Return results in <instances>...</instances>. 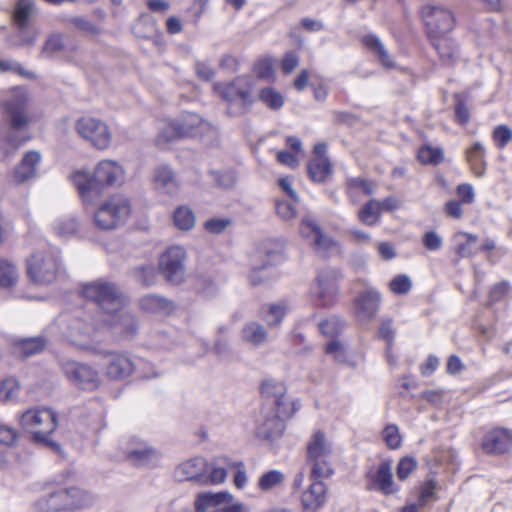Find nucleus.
Segmentation results:
<instances>
[{"mask_svg":"<svg viewBox=\"0 0 512 512\" xmlns=\"http://www.w3.org/2000/svg\"><path fill=\"white\" fill-rule=\"evenodd\" d=\"M4 126L0 128V151L5 156L13 155L29 140L25 132L35 123L36 115L31 110V97L25 87H13L0 99Z\"/></svg>","mask_w":512,"mask_h":512,"instance_id":"1","label":"nucleus"},{"mask_svg":"<svg viewBox=\"0 0 512 512\" xmlns=\"http://www.w3.org/2000/svg\"><path fill=\"white\" fill-rule=\"evenodd\" d=\"M82 295L97 305V317L103 322L111 327L119 326L126 335L136 332V320L132 314L123 311L126 298L114 283L102 279L87 283L82 288Z\"/></svg>","mask_w":512,"mask_h":512,"instance_id":"2","label":"nucleus"},{"mask_svg":"<svg viewBox=\"0 0 512 512\" xmlns=\"http://www.w3.org/2000/svg\"><path fill=\"white\" fill-rule=\"evenodd\" d=\"M71 179L83 202L94 203L107 187L120 186L125 181V170L117 161L105 159L100 161L93 174L79 170Z\"/></svg>","mask_w":512,"mask_h":512,"instance_id":"3","label":"nucleus"},{"mask_svg":"<svg viewBox=\"0 0 512 512\" xmlns=\"http://www.w3.org/2000/svg\"><path fill=\"white\" fill-rule=\"evenodd\" d=\"M216 133V128L209 121L196 113L186 112L178 119L168 123L160 131L156 143L159 146H165L169 142L182 137L214 138Z\"/></svg>","mask_w":512,"mask_h":512,"instance_id":"4","label":"nucleus"},{"mask_svg":"<svg viewBox=\"0 0 512 512\" xmlns=\"http://www.w3.org/2000/svg\"><path fill=\"white\" fill-rule=\"evenodd\" d=\"M95 497L79 487L60 489L43 495L34 504L40 512L73 511L93 505Z\"/></svg>","mask_w":512,"mask_h":512,"instance_id":"5","label":"nucleus"},{"mask_svg":"<svg viewBox=\"0 0 512 512\" xmlns=\"http://www.w3.org/2000/svg\"><path fill=\"white\" fill-rule=\"evenodd\" d=\"M333 447L326 434L316 430L307 443L306 465L311 479H325L333 474Z\"/></svg>","mask_w":512,"mask_h":512,"instance_id":"6","label":"nucleus"},{"mask_svg":"<svg viewBox=\"0 0 512 512\" xmlns=\"http://www.w3.org/2000/svg\"><path fill=\"white\" fill-rule=\"evenodd\" d=\"M131 211L130 200L124 195L115 194L97 208L93 222L101 230H113L128 220Z\"/></svg>","mask_w":512,"mask_h":512,"instance_id":"7","label":"nucleus"},{"mask_svg":"<svg viewBox=\"0 0 512 512\" xmlns=\"http://www.w3.org/2000/svg\"><path fill=\"white\" fill-rule=\"evenodd\" d=\"M20 425L33 434L35 441L58 449V444L49 440V436L57 427L56 414L49 408H33L20 416Z\"/></svg>","mask_w":512,"mask_h":512,"instance_id":"8","label":"nucleus"},{"mask_svg":"<svg viewBox=\"0 0 512 512\" xmlns=\"http://www.w3.org/2000/svg\"><path fill=\"white\" fill-rule=\"evenodd\" d=\"M60 270V261L53 250H37L27 260V273L37 284L47 285L53 283Z\"/></svg>","mask_w":512,"mask_h":512,"instance_id":"9","label":"nucleus"},{"mask_svg":"<svg viewBox=\"0 0 512 512\" xmlns=\"http://www.w3.org/2000/svg\"><path fill=\"white\" fill-rule=\"evenodd\" d=\"M339 272L335 269H323L311 287V298L317 307H331L337 302Z\"/></svg>","mask_w":512,"mask_h":512,"instance_id":"10","label":"nucleus"},{"mask_svg":"<svg viewBox=\"0 0 512 512\" xmlns=\"http://www.w3.org/2000/svg\"><path fill=\"white\" fill-rule=\"evenodd\" d=\"M300 233L321 257L330 256L338 251V243L322 230L312 215L302 218Z\"/></svg>","mask_w":512,"mask_h":512,"instance_id":"11","label":"nucleus"},{"mask_svg":"<svg viewBox=\"0 0 512 512\" xmlns=\"http://www.w3.org/2000/svg\"><path fill=\"white\" fill-rule=\"evenodd\" d=\"M253 80L247 76H240L229 83H215L214 91L227 103H240L241 106L250 105L253 102Z\"/></svg>","mask_w":512,"mask_h":512,"instance_id":"12","label":"nucleus"},{"mask_svg":"<svg viewBox=\"0 0 512 512\" xmlns=\"http://www.w3.org/2000/svg\"><path fill=\"white\" fill-rule=\"evenodd\" d=\"M120 449L126 459L135 466H146L159 459V451L147 441L131 435L120 440Z\"/></svg>","mask_w":512,"mask_h":512,"instance_id":"13","label":"nucleus"},{"mask_svg":"<svg viewBox=\"0 0 512 512\" xmlns=\"http://www.w3.org/2000/svg\"><path fill=\"white\" fill-rule=\"evenodd\" d=\"M186 250L180 245L168 247L159 257V270L171 284H180L185 277Z\"/></svg>","mask_w":512,"mask_h":512,"instance_id":"14","label":"nucleus"},{"mask_svg":"<svg viewBox=\"0 0 512 512\" xmlns=\"http://www.w3.org/2000/svg\"><path fill=\"white\" fill-rule=\"evenodd\" d=\"M75 130L81 138L97 149H106L111 143V132L103 121L94 117H82L75 123Z\"/></svg>","mask_w":512,"mask_h":512,"instance_id":"15","label":"nucleus"},{"mask_svg":"<svg viewBox=\"0 0 512 512\" xmlns=\"http://www.w3.org/2000/svg\"><path fill=\"white\" fill-rule=\"evenodd\" d=\"M291 415H282L272 407H264L256 420L255 435L262 440L273 441L283 434L285 419Z\"/></svg>","mask_w":512,"mask_h":512,"instance_id":"16","label":"nucleus"},{"mask_svg":"<svg viewBox=\"0 0 512 512\" xmlns=\"http://www.w3.org/2000/svg\"><path fill=\"white\" fill-rule=\"evenodd\" d=\"M423 18L429 39L447 35L455 25L452 12L440 6L424 7Z\"/></svg>","mask_w":512,"mask_h":512,"instance_id":"17","label":"nucleus"},{"mask_svg":"<svg viewBox=\"0 0 512 512\" xmlns=\"http://www.w3.org/2000/svg\"><path fill=\"white\" fill-rule=\"evenodd\" d=\"M261 392L268 401L265 407H272L282 415H292L295 411L293 402L286 395L287 389L284 383L274 379H266L262 383Z\"/></svg>","mask_w":512,"mask_h":512,"instance_id":"18","label":"nucleus"},{"mask_svg":"<svg viewBox=\"0 0 512 512\" xmlns=\"http://www.w3.org/2000/svg\"><path fill=\"white\" fill-rule=\"evenodd\" d=\"M109 326L98 317H89V322L84 319H73L68 325L67 337L76 346L85 348L92 339L95 331Z\"/></svg>","mask_w":512,"mask_h":512,"instance_id":"19","label":"nucleus"},{"mask_svg":"<svg viewBox=\"0 0 512 512\" xmlns=\"http://www.w3.org/2000/svg\"><path fill=\"white\" fill-rule=\"evenodd\" d=\"M66 377L75 385L92 390L99 384V374L91 366L76 361H66L62 365Z\"/></svg>","mask_w":512,"mask_h":512,"instance_id":"20","label":"nucleus"},{"mask_svg":"<svg viewBox=\"0 0 512 512\" xmlns=\"http://www.w3.org/2000/svg\"><path fill=\"white\" fill-rule=\"evenodd\" d=\"M274 252L269 244H262L251 257L252 268L249 281L253 286L261 285L269 279L268 267L271 265Z\"/></svg>","mask_w":512,"mask_h":512,"instance_id":"21","label":"nucleus"},{"mask_svg":"<svg viewBox=\"0 0 512 512\" xmlns=\"http://www.w3.org/2000/svg\"><path fill=\"white\" fill-rule=\"evenodd\" d=\"M380 302V293L375 288H366L354 299L355 316L361 322L370 321L377 314Z\"/></svg>","mask_w":512,"mask_h":512,"instance_id":"22","label":"nucleus"},{"mask_svg":"<svg viewBox=\"0 0 512 512\" xmlns=\"http://www.w3.org/2000/svg\"><path fill=\"white\" fill-rule=\"evenodd\" d=\"M481 447L487 454L501 455L512 448V430L497 427L485 433Z\"/></svg>","mask_w":512,"mask_h":512,"instance_id":"23","label":"nucleus"},{"mask_svg":"<svg viewBox=\"0 0 512 512\" xmlns=\"http://www.w3.org/2000/svg\"><path fill=\"white\" fill-rule=\"evenodd\" d=\"M208 463L202 457H192L178 464L174 470V478L179 481L203 482Z\"/></svg>","mask_w":512,"mask_h":512,"instance_id":"24","label":"nucleus"},{"mask_svg":"<svg viewBox=\"0 0 512 512\" xmlns=\"http://www.w3.org/2000/svg\"><path fill=\"white\" fill-rule=\"evenodd\" d=\"M41 159V154L38 151L30 150L26 152L12 173L13 182L23 184L35 178L38 174Z\"/></svg>","mask_w":512,"mask_h":512,"instance_id":"25","label":"nucleus"},{"mask_svg":"<svg viewBox=\"0 0 512 512\" xmlns=\"http://www.w3.org/2000/svg\"><path fill=\"white\" fill-rule=\"evenodd\" d=\"M327 487L322 479H313L307 490L302 493V512H318L326 503Z\"/></svg>","mask_w":512,"mask_h":512,"instance_id":"26","label":"nucleus"},{"mask_svg":"<svg viewBox=\"0 0 512 512\" xmlns=\"http://www.w3.org/2000/svg\"><path fill=\"white\" fill-rule=\"evenodd\" d=\"M135 369L136 365L126 355L117 353L107 355L105 373L110 379H125L130 376Z\"/></svg>","mask_w":512,"mask_h":512,"instance_id":"27","label":"nucleus"},{"mask_svg":"<svg viewBox=\"0 0 512 512\" xmlns=\"http://www.w3.org/2000/svg\"><path fill=\"white\" fill-rule=\"evenodd\" d=\"M233 496L228 492H202L194 501L196 512H219L221 506L232 502Z\"/></svg>","mask_w":512,"mask_h":512,"instance_id":"28","label":"nucleus"},{"mask_svg":"<svg viewBox=\"0 0 512 512\" xmlns=\"http://www.w3.org/2000/svg\"><path fill=\"white\" fill-rule=\"evenodd\" d=\"M139 307L142 311L161 316L172 314L176 308L173 301L156 294H147L139 299Z\"/></svg>","mask_w":512,"mask_h":512,"instance_id":"29","label":"nucleus"},{"mask_svg":"<svg viewBox=\"0 0 512 512\" xmlns=\"http://www.w3.org/2000/svg\"><path fill=\"white\" fill-rule=\"evenodd\" d=\"M430 41L444 64L452 65L458 60L459 49L451 37L445 35L432 38Z\"/></svg>","mask_w":512,"mask_h":512,"instance_id":"30","label":"nucleus"},{"mask_svg":"<svg viewBox=\"0 0 512 512\" xmlns=\"http://www.w3.org/2000/svg\"><path fill=\"white\" fill-rule=\"evenodd\" d=\"M362 43L365 47L373 53L380 64L387 69L397 68L396 62L393 57L388 53L387 49L375 34H367L362 38Z\"/></svg>","mask_w":512,"mask_h":512,"instance_id":"31","label":"nucleus"},{"mask_svg":"<svg viewBox=\"0 0 512 512\" xmlns=\"http://www.w3.org/2000/svg\"><path fill=\"white\" fill-rule=\"evenodd\" d=\"M269 338L266 328L256 321L246 323L241 329V339L252 347H260L267 343Z\"/></svg>","mask_w":512,"mask_h":512,"instance_id":"32","label":"nucleus"},{"mask_svg":"<svg viewBox=\"0 0 512 512\" xmlns=\"http://www.w3.org/2000/svg\"><path fill=\"white\" fill-rule=\"evenodd\" d=\"M155 187L169 195H173L178 191L179 184L174 172L166 165H160L154 172Z\"/></svg>","mask_w":512,"mask_h":512,"instance_id":"33","label":"nucleus"},{"mask_svg":"<svg viewBox=\"0 0 512 512\" xmlns=\"http://www.w3.org/2000/svg\"><path fill=\"white\" fill-rule=\"evenodd\" d=\"M232 461L226 457L216 458L208 464V470L202 483L213 485L221 484L225 481L228 471H231Z\"/></svg>","mask_w":512,"mask_h":512,"instance_id":"34","label":"nucleus"},{"mask_svg":"<svg viewBox=\"0 0 512 512\" xmlns=\"http://www.w3.org/2000/svg\"><path fill=\"white\" fill-rule=\"evenodd\" d=\"M373 480L377 489L383 494H394L399 490L393 481L392 468L389 462H382L379 465Z\"/></svg>","mask_w":512,"mask_h":512,"instance_id":"35","label":"nucleus"},{"mask_svg":"<svg viewBox=\"0 0 512 512\" xmlns=\"http://www.w3.org/2000/svg\"><path fill=\"white\" fill-rule=\"evenodd\" d=\"M46 344V340L41 337L20 338L14 341V353L19 356L29 357L41 352Z\"/></svg>","mask_w":512,"mask_h":512,"instance_id":"36","label":"nucleus"},{"mask_svg":"<svg viewBox=\"0 0 512 512\" xmlns=\"http://www.w3.org/2000/svg\"><path fill=\"white\" fill-rule=\"evenodd\" d=\"M287 311L288 306L285 302L272 303L261 307L260 317L269 327H274L281 323Z\"/></svg>","mask_w":512,"mask_h":512,"instance_id":"37","label":"nucleus"},{"mask_svg":"<svg viewBox=\"0 0 512 512\" xmlns=\"http://www.w3.org/2000/svg\"><path fill=\"white\" fill-rule=\"evenodd\" d=\"M467 160L474 174L482 177L486 170L485 148L480 142L474 143L466 151Z\"/></svg>","mask_w":512,"mask_h":512,"instance_id":"38","label":"nucleus"},{"mask_svg":"<svg viewBox=\"0 0 512 512\" xmlns=\"http://www.w3.org/2000/svg\"><path fill=\"white\" fill-rule=\"evenodd\" d=\"M477 237L460 232L454 236L455 252L462 258L470 257L476 252Z\"/></svg>","mask_w":512,"mask_h":512,"instance_id":"39","label":"nucleus"},{"mask_svg":"<svg viewBox=\"0 0 512 512\" xmlns=\"http://www.w3.org/2000/svg\"><path fill=\"white\" fill-rule=\"evenodd\" d=\"M34 12V3L31 0H19L13 13V21L16 28L30 26V18Z\"/></svg>","mask_w":512,"mask_h":512,"instance_id":"40","label":"nucleus"},{"mask_svg":"<svg viewBox=\"0 0 512 512\" xmlns=\"http://www.w3.org/2000/svg\"><path fill=\"white\" fill-rule=\"evenodd\" d=\"M173 223L179 230H191L196 223V216L194 211L185 205L177 207L173 213Z\"/></svg>","mask_w":512,"mask_h":512,"instance_id":"41","label":"nucleus"},{"mask_svg":"<svg viewBox=\"0 0 512 512\" xmlns=\"http://www.w3.org/2000/svg\"><path fill=\"white\" fill-rule=\"evenodd\" d=\"M374 192V185L363 178H350L347 181V193L353 203L359 201L360 194L371 195Z\"/></svg>","mask_w":512,"mask_h":512,"instance_id":"42","label":"nucleus"},{"mask_svg":"<svg viewBox=\"0 0 512 512\" xmlns=\"http://www.w3.org/2000/svg\"><path fill=\"white\" fill-rule=\"evenodd\" d=\"M308 172L315 182H323L331 173V164L325 157H315L308 163Z\"/></svg>","mask_w":512,"mask_h":512,"instance_id":"43","label":"nucleus"},{"mask_svg":"<svg viewBox=\"0 0 512 512\" xmlns=\"http://www.w3.org/2000/svg\"><path fill=\"white\" fill-rule=\"evenodd\" d=\"M19 279V270L11 261L0 258V287L14 286Z\"/></svg>","mask_w":512,"mask_h":512,"instance_id":"44","label":"nucleus"},{"mask_svg":"<svg viewBox=\"0 0 512 512\" xmlns=\"http://www.w3.org/2000/svg\"><path fill=\"white\" fill-rule=\"evenodd\" d=\"M54 233L61 238H68L76 234L78 222L72 216H64L56 219L52 224Z\"/></svg>","mask_w":512,"mask_h":512,"instance_id":"45","label":"nucleus"},{"mask_svg":"<svg viewBox=\"0 0 512 512\" xmlns=\"http://www.w3.org/2000/svg\"><path fill=\"white\" fill-rule=\"evenodd\" d=\"M380 214V201L372 199L359 210L358 218L363 224L373 226L378 222Z\"/></svg>","mask_w":512,"mask_h":512,"instance_id":"46","label":"nucleus"},{"mask_svg":"<svg viewBox=\"0 0 512 512\" xmlns=\"http://www.w3.org/2000/svg\"><path fill=\"white\" fill-rule=\"evenodd\" d=\"M285 480V475L280 470H270L263 473L258 480L261 491H269L280 486Z\"/></svg>","mask_w":512,"mask_h":512,"instance_id":"47","label":"nucleus"},{"mask_svg":"<svg viewBox=\"0 0 512 512\" xmlns=\"http://www.w3.org/2000/svg\"><path fill=\"white\" fill-rule=\"evenodd\" d=\"M259 97L266 106L274 110L280 109L284 104L281 93L271 87L262 89Z\"/></svg>","mask_w":512,"mask_h":512,"instance_id":"48","label":"nucleus"},{"mask_svg":"<svg viewBox=\"0 0 512 512\" xmlns=\"http://www.w3.org/2000/svg\"><path fill=\"white\" fill-rule=\"evenodd\" d=\"M378 336L380 339L387 342L386 357H387L388 361L391 362L392 361L391 346H392V342H393L394 336H395V331H394L391 319L383 320L381 322L379 331H378Z\"/></svg>","mask_w":512,"mask_h":512,"instance_id":"49","label":"nucleus"},{"mask_svg":"<svg viewBox=\"0 0 512 512\" xmlns=\"http://www.w3.org/2000/svg\"><path fill=\"white\" fill-rule=\"evenodd\" d=\"M418 159L424 164L437 165L443 160V152L439 148L423 146L418 151Z\"/></svg>","mask_w":512,"mask_h":512,"instance_id":"50","label":"nucleus"},{"mask_svg":"<svg viewBox=\"0 0 512 512\" xmlns=\"http://www.w3.org/2000/svg\"><path fill=\"white\" fill-rule=\"evenodd\" d=\"M20 385L17 379L10 377L0 383V400L3 402L14 399L18 396Z\"/></svg>","mask_w":512,"mask_h":512,"instance_id":"51","label":"nucleus"},{"mask_svg":"<svg viewBox=\"0 0 512 512\" xmlns=\"http://www.w3.org/2000/svg\"><path fill=\"white\" fill-rule=\"evenodd\" d=\"M382 437L390 449H398L401 446L402 437L395 424L387 425L382 432Z\"/></svg>","mask_w":512,"mask_h":512,"instance_id":"52","label":"nucleus"},{"mask_svg":"<svg viewBox=\"0 0 512 512\" xmlns=\"http://www.w3.org/2000/svg\"><path fill=\"white\" fill-rule=\"evenodd\" d=\"M391 292L397 295H405L412 288V281L409 276L400 274L395 276L389 283Z\"/></svg>","mask_w":512,"mask_h":512,"instance_id":"53","label":"nucleus"},{"mask_svg":"<svg viewBox=\"0 0 512 512\" xmlns=\"http://www.w3.org/2000/svg\"><path fill=\"white\" fill-rule=\"evenodd\" d=\"M16 29V37L19 39L18 45L33 46L35 44L39 35L38 29L32 26L23 27V31L21 28Z\"/></svg>","mask_w":512,"mask_h":512,"instance_id":"54","label":"nucleus"},{"mask_svg":"<svg viewBox=\"0 0 512 512\" xmlns=\"http://www.w3.org/2000/svg\"><path fill=\"white\" fill-rule=\"evenodd\" d=\"M295 202L286 200H275V210L277 215L285 221L293 219L296 216Z\"/></svg>","mask_w":512,"mask_h":512,"instance_id":"55","label":"nucleus"},{"mask_svg":"<svg viewBox=\"0 0 512 512\" xmlns=\"http://www.w3.org/2000/svg\"><path fill=\"white\" fill-rule=\"evenodd\" d=\"M344 327V322L337 317H332L320 323L319 329L321 333L328 337L337 335Z\"/></svg>","mask_w":512,"mask_h":512,"instance_id":"56","label":"nucleus"},{"mask_svg":"<svg viewBox=\"0 0 512 512\" xmlns=\"http://www.w3.org/2000/svg\"><path fill=\"white\" fill-rule=\"evenodd\" d=\"M492 137L496 146L503 148L512 139V130L507 125H499L494 128Z\"/></svg>","mask_w":512,"mask_h":512,"instance_id":"57","label":"nucleus"},{"mask_svg":"<svg viewBox=\"0 0 512 512\" xmlns=\"http://www.w3.org/2000/svg\"><path fill=\"white\" fill-rule=\"evenodd\" d=\"M210 176L216 185L229 188L235 183V175L232 171H210Z\"/></svg>","mask_w":512,"mask_h":512,"instance_id":"58","label":"nucleus"},{"mask_svg":"<svg viewBox=\"0 0 512 512\" xmlns=\"http://www.w3.org/2000/svg\"><path fill=\"white\" fill-rule=\"evenodd\" d=\"M417 461L412 457L402 458L397 465V477L399 480L407 479L410 474L416 469Z\"/></svg>","mask_w":512,"mask_h":512,"instance_id":"59","label":"nucleus"},{"mask_svg":"<svg viewBox=\"0 0 512 512\" xmlns=\"http://www.w3.org/2000/svg\"><path fill=\"white\" fill-rule=\"evenodd\" d=\"M254 72L260 79L271 80L274 77L273 63L271 59H262L254 66Z\"/></svg>","mask_w":512,"mask_h":512,"instance_id":"60","label":"nucleus"},{"mask_svg":"<svg viewBox=\"0 0 512 512\" xmlns=\"http://www.w3.org/2000/svg\"><path fill=\"white\" fill-rule=\"evenodd\" d=\"M63 49V42L59 35H51L42 48V54L46 57H52L55 53Z\"/></svg>","mask_w":512,"mask_h":512,"instance_id":"61","label":"nucleus"},{"mask_svg":"<svg viewBox=\"0 0 512 512\" xmlns=\"http://www.w3.org/2000/svg\"><path fill=\"white\" fill-rule=\"evenodd\" d=\"M325 351L327 354L332 355L334 359L339 363H345L347 361L346 350L337 340L328 342Z\"/></svg>","mask_w":512,"mask_h":512,"instance_id":"62","label":"nucleus"},{"mask_svg":"<svg viewBox=\"0 0 512 512\" xmlns=\"http://www.w3.org/2000/svg\"><path fill=\"white\" fill-rule=\"evenodd\" d=\"M231 471H234V485L239 489L244 488L248 481L245 465L242 462H232Z\"/></svg>","mask_w":512,"mask_h":512,"instance_id":"63","label":"nucleus"},{"mask_svg":"<svg viewBox=\"0 0 512 512\" xmlns=\"http://www.w3.org/2000/svg\"><path fill=\"white\" fill-rule=\"evenodd\" d=\"M137 280L145 286H151L156 282L157 272L153 266H143L137 272Z\"/></svg>","mask_w":512,"mask_h":512,"instance_id":"64","label":"nucleus"}]
</instances>
